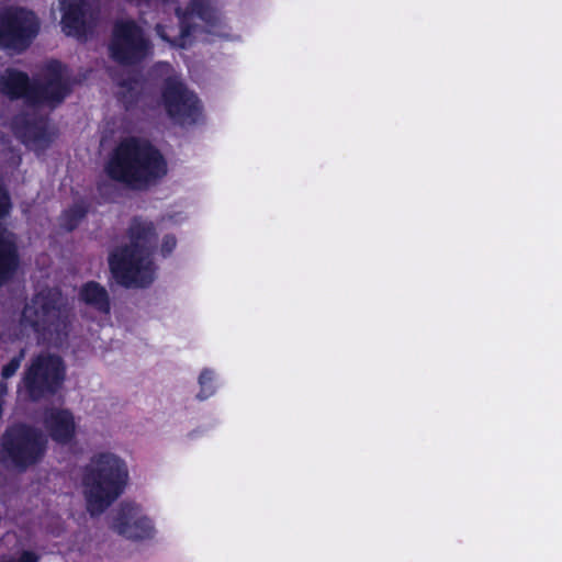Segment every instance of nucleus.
Instances as JSON below:
<instances>
[{
    "instance_id": "19",
    "label": "nucleus",
    "mask_w": 562,
    "mask_h": 562,
    "mask_svg": "<svg viewBox=\"0 0 562 562\" xmlns=\"http://www.w3.org/2000/svg\"><path fill=\"white\" fill-rule=\"evenodd\" d=\"M89 213V205L85 201L75 202L60 215V226L67 231H75Z\"/></svg>"
},
{
    "instance_id": "4",
    "label": "nucleus",
    "mask_w": 562,
    "mask_h": 562,
    "mask_svg": "<svg viewBox=\"0 0 562 562\" xmlns=\"http://www.w3.org/2000/svg\"><path fill=\"white\" fill-rule=\"evenodd\" d=\"M47 451V439L36 427L18 422L0 437V463L5 469L25 472L38 464Z\"/></svg>"
},
{
    "instance_id": "13",
    "label": "nucleus",
    "mask_w": 562,
    "mask_h": 562,
    "mask_svg": "<svg viewBox=\"0 0 562 562\" xmlns=\"http://www.w3.org/2000/svg\"><path fill=\"white\" fill-rule=\"evenodd\" d=\"M43 426L52 440L60 445L71 442L76 435L75 417L67 408H46L43 413Z\"/></svg>"
},
{
    "instance_id": "2",
    "label": "nucleus",
    "mask_w": 562,
    "mask_h": 562,
    "mask_svg": "<svg viewBox=\"0 0 562 562\" xmlns=\"http://www.w3.org/2000/svg\"><path fill=\"white\" fill-rule=\"evenodd\" d=\"M130 244L109 255V269L114 281L125 289L148 288L155 280L153 255L157 246L156 227L151 221L134 216L127 228Z\"/></svg>"
},
{
    "instance_id": "17",
    "label": "nucleus",
    "mask_w": 562,
    "mask_h": 562,
    "mask_svg": "<svg viewBox=\"0 0 562 562\" xmlns=\"http://www.w3.org/2000/svg\"><path fill=\"white\" fill-rule=\"evenodd\" d=\"M20 266V256L13 239L0 235V286L8 283Z\"/></svg>"
},
{
    "instance_id": "12",
    "label": "nucleus",
    "mask_w": 562,
    "mask_h": 562,
    "mask_svg": "<svg viewBox=\"0 0 562 562\" xmlns=\"http://www.w3.org/2000/svg\"><path fill=\"white\" fill-rule=\"evenodd\" d=\"M112 528L122 537L130 540L151 539L155 528L151 520L142 515L139 505L132 502L120 504L113 518Z\"/></svg>"
},
{
    "instance_id": "8",
    "label": "nucleus",
    "mask_w": 562,
    "mask_h": 562,
    "mask_svg": "<svg viewBox=\"0 0 562 562\" xmlns=\"http://www.w3.org/2000/svg\"><path fill=\"white\" fill-rule=\"evenodd\" d=\"M38 31V19L31 10L10 7L0 12V48L21 53L30 47Z\"/></svg>"
},
{
    "instance_id": "10",
    "label": "nucleus",
    "mask_w": 562,
    "mask_h": 562,
    "mask_svg": "<svg viewBox=\"0 0 562 562\" xmlns=\"http://www.w3.org/2000/svg\"><path fill=\"white\" fill-rule=\"evenodd\" d=\"M47 75L44 81H32L29 106L37 108L48 105L55 108L64 102L70 94L71 87L63 77V65L58 60H50L46 65Z\"/></svg>"
},
{
    "instance_id": "7",
    "label": "nucleus",
    "mask_w": 562,
    "mask_h": 562,
    "mask_svg": "<svg viewBox=\"0 0 562 562\" xmlns=\"http://www.w3.org/2000/svg\"><path fill=\"white\" fill-rule=\"evenodd\" d=\"M108 49L116 64L136 66L151 54L153 45L137 22L127 19L114 22Z\"/></svg>"
},
{
    "instance_id": "21",
    "label": "nucleus",
    "mask_w": 562,
    "mask_h": 562,
    "mask_svg": "<svg viewBox=\"0 0 562 562\" xmlns=\"http://www.w3.org/2000/svg\"><path fill=\"white\" fill-rule=\"evenodd\" d=\"M187 5L194 16L207 25H215V13L206 0H191Z\"/></svg>"
},
{
    "instance_id": "20",
    "label": "nucleus",
    "mask_w": 562,
    "mask_h": 562,
    "mask_svg": "<svg viewBox=\"0 0 562 562\" xmlns=\"http://www.w3.org/2000/svg\"><path fill=\"white\" fill-rule=\"evenodd\" d=\"M116 85L123 89L120 92L117 99L124 104L125 109L128 110L138 102L139 91V78L136 75L128 76L116 80Z\"/></svg>"
},
{
    "instance_id": "3",
    "label": "nucleus",
    "mask_w": 562,
    "mask_h": 562,
    "mask_svg": "<svg viewBox=\"0 0 562 562\" xmlns=\"http://www.w3.org/2000/svg\"><path fill=\"white\" fill-rule=\"evenodd\" d=\"M127 480L128 470L124 460L112 452L93 454L82 475L90 515H100L110 507L123 494Z\"/></svg>"
},
{
    "instance_id": "16",
    "label": "nucleus",
    "mask_w": 562,
    "mask_h": 562,
    "mask_svg": "<svg viewBox=\"0 0 562 562\" xmlns=\"http://www.w3.org/2000/svg\"><path fill=\"white\" fill-rule=\"evenodd\" d=\"M79 301L101 314H109L111 300L108 290L97 281H87L78 292Z\"/></svg>"
},
{
    "instance_id": "15",
    "label": "nucleus",
    "mask_w": 562,
    "mask_h": 562,
    "mask_svg": "<svg viewBox=\"0 0 562 562\" xmlns=\"http://www.w3.org/2000/svg\"><path fill=\"white\" fill-rule=\"evenodd\" d=\"M32 81L26 72L15 68H7L0 76V92L10 100L23 99L27 104Z\"/></svg>"
},
{
    "instance_id": "18",
    "label": "nucleus",
    "mask_w": 562,
    "mask_h": 562,
    "mask_svg": "<svg viewBox=\"0 0 562 562\" xmlns=\"http://www.w3.org/2000/svg\"><path fill=\"white\" fill-rule=\"evenodd\" d=\"M175 14L179 20V35L173 38H169L164 34H160V36L164 41L169 42L175 47L186 48L188 38L192 36L196 27L192 21L194 15L190 12L188 5L184 9L177 7L175 9Z\"/></svg>"
},
{
    "instance_id": "1",
    "label": "nucleus",
    "mask_w": 562,
    "mask_h": 562,
    "mask_svg": "<svg viewBox=\"0 0 562 562\" xmlns=\"http://www.w3.org/2000/svg\"><path fill=\"white\" fill-rule=\"evenodd\" d=\"M106 176L133 190H147L168 173L167 160L147 138L127 136L112 149L105 166Z\"/></svg>"
},
{
    "instance_id": "14",
    "label": "nucleus",
    "mask_w": 562,
    "mask_h": 562,
    "mask_svg": "<svg viewBox=\"0 0 562 562\" xmlns=\"http://www.w3.org/2000/svg\"><path fill=\"white\" fill-rule=\"evenodd\" d=\"M12 128L15 136L26 146H48L52 140L47 131V120L43 116H15Z\"/></svg>"
},
{
    "instance_id": "24",
    "label": "nucleus",
    "mask_w": 562,
    "mask_h": 562,
    "mask_svg": "<svg viewBox=\"0 0 562 562\" xmlns=\"http://www.w3.org/2000/svg\"><path fill=\"white\" fill-rule=\"evenodd\" d=\"M177 246L176 236L172 234L165 235L162 238L160 251L164 257L170 256Z\"/></svg>"
},
{
    "instance_id": "26",
    "label": "nucleus",
    "mask_w": 562,
    "mask_h": 562,
    "mask_svg": "<svg viewBox=\"0 0 562 562\" xmlns=\"http://www.w3.org/2000/svg\"><path fill=\"white\" fill-rule=\"evenodd\" d=\"M105 187H106V184H102V183L98 184V191H99L100 193H102V192H103V189H104Z\"/></svg>"
},
{
    "instance_id": "9",
    "label": "nucleus",
    "mask_w": 562,
    "mask_h": 562,
    "mask_svg": "<svg viewBox=\"0 0 562 562\" xmlns=\"http://www.w3.org/2000/svg\"><path fill=\"white\" fill-rule=\"evenodd\" d=\"M161 100L167 115L179 124H195L202 106L198 95L180 80L168 77L161 89Z\"/></svg>"
},
{
    "instance_id": "11",
    "label": "nucleus",
    "mask_w": 562,
    "mask_h": 562,
    "mask_svg": "<svg viewBox=\"0 0 562 562\" xmlns=\"http://www.w3.org/2000/svg\"><path fill=\"white\" fill-rule=\"evenodd\" d=\"M61 27L66 35L85 37L100 16V0H59Z\"/></svg>"
},
{
    "instance_id": "23",
    "label": "nucleus",
    "mask_w": 562,
    "mask_h": 562,
    "mask_svg": "<svg viewBox=\"0 0 562 562\" xmlns=\"http://www.w3.org/2000/svg\"><path fill=\"white\" fill-rule=\"evenodd\" d=\"M25 358V349H21L10 361L2 367L1 376L3 380L12 378L21 367L22 361Z\"/></svg>"
},
{
    "instance_id": "22",
    "label": "nucleus",
    "mask_w": 562,
    "mask_h": 562,
    "mask_svg": "<svg viewBox=\"0 0 562 562\" xmlns=\"http://www.w3.org/2000/svg\"><path fill=\"white\" fill-rule=\"evenodd\" d=\"M200 392L196 395L199 400L209 398L215 393L214 372L210 369H203L199 375Z\"/></svg>"
},
{
    "instance_id": "25",
    "label": "nucleus",
    "mask_w": 562,
    "mask_h": 562,
    "mask_svg": "<svg viewBox=\"0 0 562 562\" xmlns=\"http://www.w3.org/2000/svg\"><path fill=\"white\" fill-rule=\"evenodd\" d=\"M8 393V385L5 382H0V419L3 415V404H4V396Z\"/></svg>"
},
{
    "instance_id": "5",
    "label": "nucleus",
    "mask_w": 562,
    "mask_h": 562,
    "mask_svg": "<svg viewBox=\"0 0 562 562\" xmlns=\"http://www.w3.org/2000/svg\"><path fill=\"white\" fill-rule=\"evenodd\" d=\"M22 319L36 333L67 335L70 307L59 289L46 288L33 295L22 311Z\"/></svg>"
},
{
    "instance_id": "6",
    "label": "nucleus",
    "mask_w": 562,
    "mask_h": 562,
    "mask_svg": "<svg viewBox=\"0 0 562 562\" xmlns=\"http://www.w3.org/2000/svg\"><path fill=\"white\" fill-rule=\"evenodd\" d=\"M65 364L59 356L38 353L25 368L21 386L31 402H40L58 393L65 381Z\"/></svg>"
}]
</instances>
